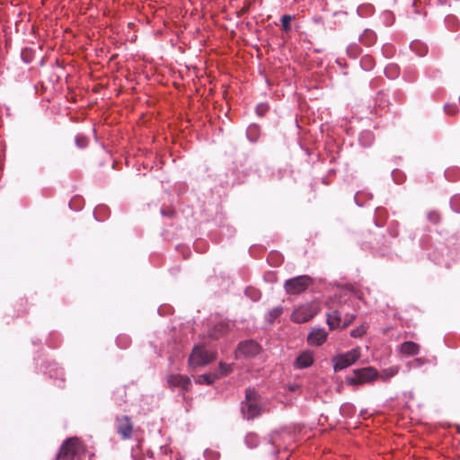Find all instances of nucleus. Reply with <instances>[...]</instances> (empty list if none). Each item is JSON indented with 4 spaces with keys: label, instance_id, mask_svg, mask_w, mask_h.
<instances>
[{
    "label": "nucleus",
    "instance_id": "8",
    "mask_svg": "<svg viewBox=\"0 0 460 460\" xmlns=\"http://www.w3.org/2000/svg\"><path fill=\"white\" fill-rule=\"evenodd\" d=\"M360 357L359 349H353L344 354L337 355L333 358V369L335 372L345 369L354 364Z\"/></svg>",
    "mask_w": 460,
    "mask_h": 460
},
{
    "label": "nucleus",
    "instance_id": "29",
    "mask_svg": "<svg viewBox=\"0 0 460 460\" xmlns=\"http://www.w3.org/2000/svg\"><path fill=\"white\" fill-rule=\"evenodd\" d=\"M370 58L366 57L362 59V63L364 64V66L367 64V61H368Z\"/></svg>",
    "mask_w": 460,
    "mask_h": 460
},
{
    "label": "nucleus",
    "instance_id": "4",
    "mask_svg": "<svg viewBox=\"0 0 460 460\" xmlns=\"http://www.w3.org/2000/svg\"><path fill=\"white\" fill-rule=\"evenodd\" d=\"M379 377L377 370L373 367L354 369L352 375L346 377L349 385H362L371 383Z\"/></svg>",
    "mask_w": 460,
    "mask_h": 460
},
{
    "label": "nucleus",
    "instance_id": "6",
    "mask_svg": "<svg viewBox=\"0 0 460 460\" xmlns=\"http://www.w3.org/2000/svg\"><path fill=\"white\" fill-rule=\"evenodd\" d=\"M311 285H313L312 278L307 275H302L286 280L284 288L289 295H298L305 291Z\"/></svg>",
    "mask_w": 460,
    "mask_h": 460
},
{
    "label": "nucleus",
    "instance_id": "11",
    "mask_svg": "<svg viewBox=\"0 0 460 460\" xmlns=\"http://www.w3.org/2000/svg\"><path fill=\"white\" fill-rule=\"evenodd\" d=\"M167 384L171 389L181 388L183 392L189 391L191 386L190 377L179 374L170 375L167 378Z\"/></svg>",
    "mask_w": 460,
    "mask_h": 460
},
{
    "label": "nucleus",
    "instance_id": "19",
    "mask_svg": "<svg viewBox=\"0 0 460 460\" xmlns=\"http://www.w3.org/2000/svg\"><path fill=\"white\" fill-rule=\"evenodd\" d=\"M367 329V324L363 323L360 326H358V328L353 329L350 332V335L354 338L362 337L366 333Z\"/></svg>",
    "mask_w": 460,
    "mask_h": 460
},
{
    "label": "nucleus",
    "instance_id": "18",
    "mask_svg": "<svg viewBox=\"0 0 460 460\" xmlns=\"http://www.w3.org/2000/svg\"><path fill=\"white\" fill-rule=\"evenodd\" d=\"M293 19H294V16L289 15V14H285L281 17L280 22H281L282 30L284 31L288 32L291 31L290 22Z\"/></svg>",
    "mask_w": 460,
    "mask_h": 460
},
{
    "label": "nucleus",
    "instance_id": "16",
    "mask_svg": "<svg viewBox=\"0 0 460 460\" xmlns=\"http://www.w3.org/2000/svg\"><path fill=\"white\" fill-rule=\"evenodd\" d=\"M399 372V367L398 366H393L390 367H387L384 370H382L381 374L379 375V377L383 379L384 381H386L390 379L391 377L397 375Z\"/></svg>",
    "mask_w": 460,
    "mask_h": 460
},
{
    "label": "nucleus",
    "instance_id": "25",
    "mask_svg": "<svg viewBox=\"0 0 460 460\" xmlns=\"http://www.w3.org/2000/svg\"><path fill=\"white\" fill-rule=\"evenodd\" d=\"M251 6V3H248L247 4H245L239 12V16L244 14L250 8Z\"/></svg>",
    "mask_w": 460,
    "mask_h": 460
},
{
    "label": "nucleus",
    "instance_id": "15",
    "mask_svg": "<svg viewBox=\"0 0 460 460\" xmlns=\"http://www.w3.org/2000/svg\"><path fill=\"white\" fill-rule=\"evenodd\" d=\"M229 330V325L226 323H219L216 324L212 330L209 332V336L214 339L217 340L223 335H225Z\"/></svg>",
    "mask_w": 460,
    "mask_h": 460
},
{
    "label": "nucleus",
    "instance_id": "27",
    "mask_svg": "<svg viewBox=\"0 0 460 460\" xmlns=\"http://www.w3.org/2000/svg\"><path fill=\"white\" fill-rule=\"evenodd\" d=\"M368 65H365L366 68L367 69H370L372 67V64H371V60L369 59L368 61H367Z\"/></svg>",
    "mask_w": 460,
    "mask_h": 460
},
{
    "label": "nucleus",
    "instance_id": "20",
    "mask_svg": "<svg viewBox=\"0 0 460 460\" xmlns=\"http://www.w3.org/2000/svg\"><path fill=\"white\" fill-rule=\"evenodd\" d=\"M245 442L249 447H254L258 444V437L256 434H248L245 438Z\"/></svg>",
    "mask_w": 460,
    "mask_h": 460
},
{
    "label": "nucleus",
    "instance_id": "13",
    "mask_svg": "<svg viewBox=\"0 0 460 460\" xmlns=\"http://www.w3.org/2000/svg\"><path fill=\"white\" fill-rule=\"evenodd\" d=\"M314 363L313 354L310 351L301 353L296 359V367L297 368H305Z\"/></svg>",
    "mask_w": 460,
    "mask_h": 460
},
{
    "label": "nucleus",
    "instance_id": "10",
    "mask_svg": "<svg viewBox=\"0 0 460 460\" xmlns=\"http://www.w3.org/2000/svg\"><path fill=\"white\" fill-rule=\"evenodd\" d=\"M261 351V346L254 341H244L238 344L236 354L237 357L254 358Z\"/></svg>",
    "mask_w": 460,
    "mask_h": 460
},
{
    "label": "nucleus",
    "instance_id": "21",
    "mask_svg": "<svg viewBox=\"0 0 460 460\" xmlns=\"http://www.w3.org/2000/svg\"><path fill=\"white\" fill-rule=\"evenodd\" d=\"M282 313H283V308L281 306L275 307L269 313L270 319L271 321H273V320L277 319L278 317H279Z\"/></svg>",
    "mask_w": 460,
    "mask_h": 460
},
{
    "label": "nucleus",
    "instance_id": "24",
    "mask_svg": "<svg viewBox=\"0 0 460 460\" xmlns=\"http://www.w3.org/2000/svg\"><path fill=\"white\" fill-rule=\"evenodd\" d=\"M445 111L449 115H456L458 112V109L456 105L448 104L445 106Z\"/></svg>",
    "mask_w": 460,
    "mask_h": 460
},
{
    "label": "nucleus",
    "instance_id": "9",
    "mask_svg": "<svg viewBox=\"0 0 460 460\" xmlns=\"http://www.w3.org/2000/svg\"><path fill=\"white\" fill-rule=\"evenodd\" d=\"M317 313L318 309L315 305L307 304L296 309L290 318L294 323H302L311 320Z\"/></svg>",
    "mask_w": 460,
    "mask_h": 460
},
{
    "label": "nucleus",
    "instance_id": "26",
    "mask_svg": "<svg viewBox=\"0 0 460 460\" xmlns=\"http://www.w3.org/2000/svg\"><path fill=\"white\" fill-rule=\"evenodd\" d=\"M267 108L264 105H259L257 107V112L259 115H263V113L266 111Z\"/></svg>",
    "mask_w": 460,
    "mask_h": 460
},
{
    "label": "nucleus",
    "instance_id": "28",
    "mask_svg": "<svg viewBox=\"0 0 460 460\" xmlns=\"http://www.w3.org/2000/svg\"><path fill=\"white\" fill-rule=\"evenodd\" d=\"M84 143H85V140H84V139H83V143H82V142H80V140H79V139H77V145H78L79 146H84Z\"/></svg>",
    "mask_w": 460,
    "mask_h": 460
},
{
    "label": "nucleus",
    "instance_id": "1",
    "mask_svg": "<svg viewBox=\"0 0 460 460\" xmlns=\"http://www.w3.org/2000/svg\"><path fill=\"white\" fill-rule=\"evenodd\" d=\"M352 303L345 302L339 308L326 314L327 324L331 330L348 327L356 318L355 311L349 310Z\"/></svg>",
    "mask_w": 460,
    "mask_h": 460
},
{
    "label": "nucleus",
    "instance_id": "3",
    "mask_svg": "<svg viewBox=\"0 0 460 460\" xmlns=\"http://www.w3.org/2000/svg\"><path fill=\"white\" fill-rule=\"evenodd\" d=\"M84 453L82 442L77 438H70L61 445L57 460H79Z\"/></svg>",
    "mask_w": 460,
    "mask_h": 460
},
{
    "label": "nucleus",
    "instance_id": "12",
    "mask_svg": "<svg viewBox=\"0 0 460 460\" xmlns=\"http://www.w3.org/2000/svg\"><path fill=\"white\" fill-rule=\"evenodd\" d=\"M327 332L324 329H314L307 337V341L310 345L319 346L322 345L327 339Z\"/></svg>",
    "mask_w": 460,
    "mask_h": 460
},
{
    "label": "nucleus",
    "instance_id": "7",
    "mask_svg": "<svg viewBox=\"0 0 460 460\" xmlns=\"http://www.w3.org/2000/svg\"><path fill=\"white\" fill-rule=\"evenodd\" d=\"M115 429L117 434L123 440L132 438L134 434V424L130 417L126 415H118L115 418Z\"/></svg>",
    "mask_w": 460,
    "mask_h": 460
},
{
    "label": "nucleus",
    "instance_id": "23",
    "mask_svg": "<svg viewBox=\"0 0 460 460\" xmlns=\"http://www.w3.org/2000/svg\"><path fill=\"white\" fill-rule=\"evenodd\" d=\"M427 362H428L427 359L422 358H415L412 361H411L409 363V365H410V367H419L422 366L423 364H426Z\"/></svg>",
    "mask_w": 460,
    "mask_h": 460
},
{
    "label": "nucleus",
    "instance_id": "5",
    "mask_svg": "<svg viewBox=\"0 0 460 460\" xmlns=\"http://www.w3.org/2000/svg\"><path fill=\"white\" fill-rule=\"evenodd\" d=\"M216 358V352L206 349L202 345L195 346L189 358V366L193 368L205 366L214 361Z\"/></svg>",
    "mask_w": 460,
    "mask_h": 460
},
{
    "label": "nucleus",
    "instance_id": "17",
    "mask_svg": "<svg viewBox=\"0 0 460 460\" xmlns=\"http://www.w3.org/2000/svg\"><path fill=\"white\" fill-rule=\"evenodd\" d=\"M218 378V374H203L198 376L196 382L199 384L211 385Z\"/></svg>",
    "mask_w": 460,
    "mask_h": 460
},
{
    "label": "nucleus",
    "instance_id": "2",
    "mask_svg": "<svg viewBox=\"0 0 460 460\" xmlns=\"http://www.w3.org/2000/svg\"><path fill=\"white\" fill-rule=\"evenodd\" d=\"M259 394L252 388L245 390V401L242 402L241 411L244 419L250 420L260 416L263 410L258 404Z\"/></svg>",
    "mask_w": 460,
    "mask_h": 460
},
{
    "label": "nucleus",
    "instance_id": "14",
    "mask_svg": "<svg viewBox=\"0 0 460 460\" xmlns=\"http://www.w3.org/2000/svg\"><path fill=\"white\" fill-rule=\"evenodd\" d=\"M420 351V345L413 341H404L400 346V352L407 356L417 355Z\"/></svg>",
    "mask_w": 460,
    "mask_h": 460
},
{
    "label": "nucleus",
    "instance_id": "22",
    "mask_svg": "<svg viewBox=\"0 0 460 460\" xmlns=\"http://www.w3.org/2000/svg\"><path fill=\"white\" fill-rule=\"evenodd\" d=\"M219 371H220V375H218L219 376H226L232 371V367L230 365H227L225 363H220L219 364Z\"/></svg>",
    "mask_w": 460,
    "mask_h": 460
}]
</instances>
